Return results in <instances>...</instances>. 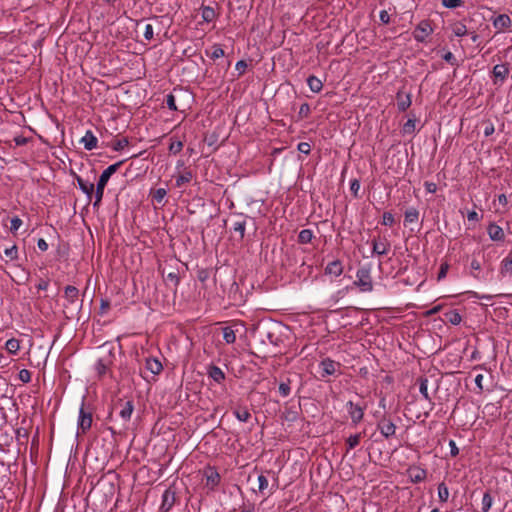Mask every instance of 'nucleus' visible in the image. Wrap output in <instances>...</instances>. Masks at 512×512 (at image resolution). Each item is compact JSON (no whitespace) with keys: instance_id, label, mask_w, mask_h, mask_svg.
I'll list each match as a JSON object with an SVG mask.
<instances>
[{"instance_id":"47","label":"nucleus","mask_w":512,"mask_h":512,"mask_svg":"<svg viewBox=\"0 0 512 512\" xmlns=\"http://www.w3.org/2000/svg\"><path fill=\"white\" fill-rule=\"evenodd\" d=\"M394 216L390 212H384L382 224L385 226H392L394 224Z\"/></svg>"},{"instance_id":"24","label":"nucleus","mask_w":512,"mask_h":512,"mask_svg":"<svg viewBox=\"0 0 512 512\" xmlns=\"http://www.w3.org/2000/svg\"><path fill=\"white\" fill-rule=\"evenodd\" d=\"M133 410H134V406H133L132 402L131 401L125 402V404L123 405V407L120 411L121 418L124 421H129L131 418V415L133 413Z\"/></svg>"},{"instance_id":"51","label":"nucleus","mask_w":512,"mask_h":512,"mask_svg":"<svg viewBox=\"0 0 512 512\" xmlns=\"http://www.w3.org/2000/svg\"><path fill=\"white\" fill-rule=\"evenodd\" d=\"M19 379L23 382V383H28L30 382L31 380V373L29 370L27 369H22L20 370L19 372Z\"/></svg>"},{"instance_id":"14","label":"nucleus","mask_w":512,"mask_h":512,"mask_svg":"<svg viewBox=\"0 0 512 512\" xmlns=\"http://www.w3.org/2000/svg\"><path fill=\"white\" fill-rule=\"evenodd\" d=\"M343 272V265L340 260H333L329 262L325 268V274L338 277Z\"/></svg>"},{"instance_id":"20","label":"nucleus","mask_w":512,"mask_h":512,"mask_svg":"<svg viewBox=\"0 0 512 512\" xmlns=\"http://www.w3.org/2000/svg\"><path fill=\"white\" fill-rule=\"evenodd\" d=\"M307 84H308L310 90L314 93L320 92L323 88L322 81L313 75H311L307 78Z\"/></svg>"},{"instance_id":"11","label":"nucleus","mask_w":512,"mask_h":512,"mask_svg":"<svg viewBox=\"0 0 512 512\" xmlns=\"http://www.w3.org/2000/svg\"><path fill=\"white\" fill-rule=\"evenodd\" d=\"M397 100V108L399 111L407 110L411 105V94L404 93L403 91H398L396 95Z\"/></svg>"},{"instance_id":"56","label":"nucleus","mask_w":512,"mask_h":512,"mask_svg":"<svg viewBox=\"0 0 512 512\" xmlns=\"http://www.w3.org/2000/svg\"><path fill=\"white\" fill-rule=\"evenodd\" d=\"M165 280L173 283L175 286H177L179 283V277L175 272L168 273L165 277Z\"/></svg>"},{"instance_id":"5","label":"nucleus","mask_w":512,"mask_h":512,"mask_svg":"<svg viewBox=\"0 0 512 512\" xmlns=\"http://www.w3.org/2000/svg\"><path fill=\"white\" fill-rule=\"evenodd\" d=\"M432 31L433 29L428 21H421L413 32L414 39L418 42H424Z\"/></svg>"},{"instance_id":"32","label":"nucleus","mask_w":512,"mask_h":512,"mask_svg":"<svg viewBox=\"0 0 512 512\" xmlns=\"http://www.w3.org/2000/svg\"><path fill=\"white\" fill-rule=\"evenodd\" d=\"M223 339L227 344H233L236 341V334L231 327L223 328Z\"/></svg>"},{"instance_id":"63","label":"nucleus","mask_w":512,"mask_h":512,"mask_svg":"<svg viewBox=\"0 0 512 512\" xmlns=\"http://www.w3.org/2000/svg\"><path fill=\"white\" fill-rule=\"evenodd\" d=\"M447 270H448V265L447 264H442L441 267H440V270L438 272V280H441V279H443L446 276Z\"/></svg>"},{"instance_id":"42","label":"nucleus","mask_w":512,"mask_h":512,"mask_svg":"<svg viewBox=\"0 0 512 512\" xmlns=\"http://www.w3.org/2000/svg\"><path fill=\"white\" fill-rule=\"evenodd\" d=\"M492 502H493V499H492L491 495L488 492H486L482 498L483 512H487L491 508Z\"/></svg>"},{"instance_id":"37","label":"nucleus","mask_w":512,"mask_h":512,"mask_svg":"<svg viewBox=\"0 0 512 512\" xmlns=\"http://www.w3.org/2000/svg\"><path fill=\"white\" fill-rule=\"evenodd\" d=\"M452 31H453L454 35L457 37H462V36L466 35L468 32L466 26L461 22L455 23L452 26Z\"/></svg>"},{"instance_id":"30","label":"nucleus","mask_w":512,"mask_h":512,"mask_svg":"<svg viewBox=\"0 0 512 512\" xmlns=\"http://www.w3.org/2000/svg\"><path fill=\"white\" fill-rule=\"evenodd\" d=\"M419 218V212L416 208L411 207L405 211V223H414Z\"/></svg>"},{"instance_id":"59","label":"nucleus","mask_w":512,"mask_h":512,"mask_svg":"<svg viewBox=\"0 0 512 512\" xmlns=\"http://www.w3.org/2000/svg\"><path fill=\"white\" fill-rule=\"evenodd\" d=\"M450 454L453 457H456L459 454V449L454 440L449 441Z\"/></svg>"},{"instance_id":"54","label":"nucleus","mask_w":512,"mask_h":512,"mask_svg":"<svg viewBox=\"0 0 512 512\" xmlns=\"http://www.w3.org/2000/svg\"><path fill=\"white\" fill-rule=\"evenodd\" d=\"M166 104H167V107H168L170 110H173V111H176V110H177L175 97H174L172 94H169V95L167 96Z\"/></svg>"},{"instance_id":"27","label":"nucleus","mask_w":512,"mask_h":512,"mask_svg":"<svg viewBox=\"0 0 512 512\" xmlns=\"http://www.w3.org/2000/svg\"><path fill=\"white\" fill-rule=\"evenodd\" d=\"M193 178V174L190 170H185L176 178V186L182 187L184 184L189 183Z\"/></svg>"},{"instance_id":"53","label":"nucleus","mask_w":512,"mask_h":512,"mask_svg":"<svg viewBox=\"0 0 512 512\" xmlns=\"http://www.w3.org/2000/svg\"><path fill=\"white\" fill-rule=\"evenodd\" d=\"M485 124L486 126L484 128V135L486 137H489L495 132V127L494 124L490 121H486Z\"/></svg>"},{"instance_id":"10","label":"nucleus","mask_w":512,"mask_h":512,"mask_svg":"<svg viewBox=\"0 0 512 512\" xmlns=\"http://www.w3.org/2000/svg\"><path fill=\"white\" fill-rule=\"evenodd\" d=\"M145 368L153 375H158L163 370V365L158 358L147 357L145 359Z\"/></svg>"},{"instance_id":"49","label":"nucleus","mask_w":512,"mask_h":512,"mask_svg":"<svg viewBox=\"0 0 512 512\" xmlns=\"http://www.w3.org/2000/svg\"><path fill=\"white\" fill-rule=\"evenodd\" d=\"M183 148V143L181 141L172 142L169 146V151L173 154L179 153Z\"/></svg>"},{"instance_id":"60","label":"nucleus","mask_w":512,"mask_h":512,"mask_svg":"<svg viewBox=\"0 0 512 512\" xmlns=\"http://www.w3.org/2000/svg\"><path fill=\"white\" fill-rule=\"evenodd\" d=\"M425 189L428 193H435L437 191V185L434 182H425Z\"/></svg>"},{"instance_id":"15","label":"nucleus","mask_w":512,"mask_h":512,"mask_svg":"<svg viewBox=\"0 0 512 512\" xmlns=\"http://www.w3.org/2000/svg\"><path fill=\"white\" fill-rule=\"evenodd\" d=\"M408 474L413 483H420L426 478L427 472L420 467H411Z\"/></svg>"},{"instance_id":"16","label":"nucleus","mask_w":512,"mask_h":512,"mask_svg":"<svg viewBox=\"0 0 512 512\" xmlns=\"http://www.w3.org/2000/svg\"><path fill=\"white\" fill-rule=\"evenodd\" d=\"M81 143L86 150H93L97 147L98 139L91 131H87L82 137Z\"/></svg>"},{"instance_id":"3","label":"nucleus","mask_w":512,"mask_h":512,"mask_svg":"<svg viewBox=\"0 0 512 512\" xmlns=\"http://www.w3.org/2000/svg\"><path fill=\"white\" fill-rule=\"evenodd\" d=\"M396 429L397 427L390 417L383 416L377 422V430L386 439H389L390 437L394 436L396 433Z\"/></svg>"},{"instance_id":"62","label":"nucleus","mask_w":512,"mask_h":512,"mask_svg":"<svg viewBox=\"0 0 512 512\" xmlns=\"http://www.w3.org/2000/svg\"><path fill=\"white\" fill-rule=\"evenodd\" d=\"M380 21L384 24H388L390 21V16L386 10H382L379 15Z\"/></svg>"},{"instance_id":"52","label":"nucleus","mask_w":512,"mask_h":512,"mask_svg":"<svg viewBox=\"0 0 512 512\" xmlns=\"http://www.w3.org/2000/svg\"><path fill=\"white\" fill-rule=\"evenodd\" d=\"M297 149L299 152L303 154H309L311 151V146L307 142H300L297 146Z\"/></svg>"},{"instance_id":"12","label":"nucleus","mask_w":512,"mask_h":512,"mask_svg":"<svg viewBox=\"0 0 512 512\" xmlns=\"http://www.w3.org/2000/svg\"><path fill=\"white\" fill-rule=\"evenodd\" d=\"M487 233L490 239L493 241H503L505 238L503 229L495 223L489 224L487 228Z\"/></svg>"},{"instance_id":"23","label":"nucleus","mask_w":512,"mask_h":512,"mask_svg":"<svg viewBox=\"0 0 512 512\" xmlns=\"http://www.w3.org/2000/svg\"><path fill=\"white\" fill-rule=\"evenodd\" d=\"M509 69L505 64L495 65L493 68V75L500 78L502 81L507 77Z\"/></svg>"},{"instance_id":"39","label":"nucleus","mask_w":512,"mask_h":512,"mask_svg":"<svg viewBox=\"0 0 512 512\" xmlns=\"http://www.w3.org/2000/svg\"><path fill=\"white\" fill-rule=\"evenodd\" d=\"M167 194L166 189L158 188L152 192V200L161 203Z\"/></svg>"},{"instance_id":"34","label":"nucleus","mask_w":512,"mask_h":512,"mask_svg":"<svg viewBox=\"0 0 512 512\" xmlns=\"http://www.w3.org/2000/svg\"><path fill=\"white\" fill-rule=\"evenodd\" d=\"M291 383L292 380L288 378L285 382H281L279 385V393L282 397H287L290 395L291 392Z\"/></svg>"},{"instance_id":"29","label":"nucleus","mask_w":512,"mask_h":512,"mask_svg":"<svg viewBox=\"0 0 512 512\" xmlns=\"http://www.w3.org/2000/svg\"><path fill=\"white\" fill-rule=\"evenodd\" d=\"M313 238V232L310 229H303L298 235V242L300 244H308Z\"/></svg>"},{"instance_id":"57","label":"nucleus","mask_w":512,"mask_h":512,"mask_svg":"<svg viewBox=\"0 0 512 512\" xmlns=\"http://www.w3.org/2000/svg\"><path fill=\"white\" fill-rule=\"evenodd\" d=\"M144 38L148 41H150L153 38V27L151 24L145 25Z\"/></svg>"},{"instance_id":"58","label":"nucleus","mask_w":512,"mask_h":512,"mask_svg":"<svg viewBox=\"0 0 512 512\" xmlns=\"http://www.w3.org/2000/svg\"><path fill=\"white\" fill-rule=\"evenodd\" d=\"M360 189V182L357 179H354L350 183V190L354 194V196H357V193Z\"/></svg>"},{"instance_id":"50","label":"nucleus","mask_w":512,"mask_h":512,"mask_svg":"<svg viewBox=\"0 0 512 512\" xmlns=\"http://www.w3.org/2000/svg\"><path fill=\"white\" fill-rule=\"evenodd\" d=\"M442 4L447 8H457L462 5V0H442Z\"/></svg>"},{"instance_id":"2","label":"nucleus","mask_w":512,"mask_h":512,"mask_svg":"<svg viewBox=\"0 0 512 512\" xmlns=\"http://www.w3.org/2000/svg\"><path fill=\"white\" fill-rule=\"evenodd\" d=\"M92 409L87 407L84 402L82 403L79 409V417H78V431L82 434H85L92 426Z\"/></svg>"},{"instance_id":"40","label":"nucleus","mask_w":512,"mask_h":512,"mask_svg":"<svg viewBox=\"0 0 512 512\" xmlns=\"http://www.w3.org/2000/svg\"><path fill=\"white\" fill-rule=\"evenodd\" d=\"M212 49L213 50H212V52L210 54L206 51V54L209 55L211 59L215 60V59H218V58L224 56V50L221 48L220 45L215 44L212 47Z\"/></svg>"},{"instance_id":"28","label":"nucleus","mask_w":512,"mask_h":512,"mask_svg":"<svg viewBox=\"0 0 512 512\" xmlns=\"http://www.w3.org/2000/svg\"><path fill=\"white\" fill-rule=\"evenodd\" d=\"M201 15L205 22H211L215 19L216 13L215 10L210 6H204L201 9Z\"/></svg>"},{"instance_id":"38","label":"nucleus","mask_w":512,"mask_h":512,"mask_svg":"<svg viewBox=\"0 0 512 512\" xmlns=\"http://www.w3.org/2000/svg\"><path fill=\"white\" fill-rule=\"evenodd\" d=\"M361 438H362L361 433L351 435L346 441V444L348 446L347 451L355 448L360 443Z\"/></svg>"},{"instance_id":"61","label":"nucleus","mask_w":512,"mask_h":512,"mask_svg":"<svg viewBox=\"0 0 512 512\" xmlns=\"http://www.w3.org/2000/svg\"><path fill=\"white\" fill-rule=\"evenodd\" d=\"M247 68V63L244 60H240L236 63V70L239 71L240 74H243Z\"/></svg>"},{"instance_id":"8","label":"nucleus","mask_w":512,"mask_h":512,"mask_svg":"<svg viewBox=\"0 0 512 512\" xmlns=\"http://www.w3.org/2000/svg\"><path fill=\"white\" fill-rule=\"evenodd\" d=\"M348 406V413L351 417V420L354 424H358L364 416V412L362 407H360L357 404H354L352 401H349L347 403Z\"/></svg>"},{"instance_id":"7","label":"nucleus","mask_w":512,"mask_h":512,"mask_svg":"<svg viewBox=\"0 0 512 512\" xmlns=\"http://www.w3.org/2000/svg\"><path fill=\"white\" fill-rule=\"evenodd\" d=\"M246 230V217L238 215L233 221L232 231L238 235L239 240H243Z\"/></svg>"},{"instance_id":"41","label":"nucleus","mask_w":512,"mask_h":512,"mask_svg":"<svg viewBox=\"0 0 512 512\" xmlns=\"http://www.w3.org/2000/svg\"><path fill=\"white\" fill-rule=\"evenodd\" d=\"M220 481V476L216 471H211L209 475H207V485L211 487H215L218 485Z\"/></svg>"},{"instance_id":"22","label":"nucleus","mask_w":512,"mask_h":512,"mask_svg":"<svg viewBox=\"0 0 512 512\" xmlns=\"http://www.w3.org/2000/svg\"><path fill=\"white\" fill-rule=\"evenodd\" d=\"M445 320L452 325H458L462 321V317L457 310H450L444 314Z\"/></svg>"},{"instance_id":"44","label":"nucleus","mask_w":512,"mask_h":512,"mask_svg":"<svg viewBox=\"0 0 512 512\" xmlns=\"http://www.w3.org/2000/svg\"><path fill=\"white\" fill-rule=\"evenodd\" d=\"M109 362H107L105 359H99L96 364V370L99 375H104L106 371L108 370Z\"/></svg>"},{"instance_id":"26","label":"nucleus","mask_w":512,"mask_h":512,"mask_svg":"<svg viewBox=\"0 0 512 512\" xmlns=\"http://www.w3.org/2000/svg\"><path fill=\"white\" fill-rule=\"evenodd\" d=\"M233 413L235 417L241 422H247L251 418L250 412L245 407H238L237 409L234 410Z\"/></svg>"},{"instance_id":"55","label":"nucleus","mask_w":512,"mask_h":512,"mask_svg":"<svg viewBox=\"0 0 512 512\" xmlns=\"http://www.w3.org/2000/svg\"><path fill=\"white\" fill-rule=\"evenodd\" d=\"M21 225H22V220L18 217H14L11 220V226H10L11 232H16L20 228Z\"/></svg>"},{"instance_id":"19","label":"nucleus","mask_w":512,"mask_h":512,"mask_svg":"<svg viewBox=\"0 0 512 512\" xmlns=\"http://www.w3.org/2000/svg\"><path fill=\"white\" fill-rule=\"evenodd\" d=\"M65 299L69 304H74L78 300L79 290L72 285H68L64 290Z\"/></svg>"},{"instance_id":"36","label":"nucleus","mask_w":512,"mask_h":512,"mask_svg":"<svg viewBox=\"0 0 512 512\" xmlns=\"http://www.w3.org/2000/svg\"><path fill=\"white\" fill-rule=\"evenodd\" d=\"M416 120L408 119L402 127V133L412 135L415 132Z\"/></svg>"},{"instance_id":"31","label":"nucleus","mask_w":512,"mask_h":512,"mask_svg":"<svg viewBox=\"0 0 512 512\" xmlns=\"http://www.w3.org/2000/svg\"><path fill=\"white\" fill-rule=\"evenodd\" d=\"M5 348L7 349V351L9 353L16 354L20 349V342L18 339L11 338V339L7 340V342L5 344Z\"/></svg>"},{"instance_id":"18","label":"nucleus","mask_w":512,"mask_h":512,"mask_svg":"<svg viewBox=\"0 0 512 512\" xmlns=\"http://www.w3.org/2000/svg\"><path fill=\"white\" fill-rule=\"evenodd\" d=\"M500 273L512 277V251L501 261Z\"/></svg>"},{"instance_id":"45","label":"nucleus","mask_w":512,"mask_h":512,"mask_svg":"<svg viewBox=\"0 0 512 512\" xmlns=\"http://www.w3.org/2000/svg\"><path fill=\"white\" fill-rule=\"evenodd\" d=\"M129 144V141L127 138H122V139H119L117 141L114 142L113 144V149L115 151H121L123 150L126 146H128Z\"/></svg>"},{"instance_id":"6","label":"nucleus","mask_w":512,"mask_h":512,"mask_svg":"<svg viewBox=\"0 0 512 512\" xmlns=\"http://www.w3.org/2000/svg\"><path fill=\"white\" fill-rule=\"evenodd\" d=\"M339 367L340 364L338 362H335L329 358L322 360L320 363L322 377L334 375Z\"/></svg>"},{"instance_id":"43","label":"nucleus","mask_w":512,"mask_h":512,"mask_svg":"<svg viewBox=\"0 0 512 512\" xmlns=\"http://www.w3.org/2000/svg\"><path fill=\"white\" fill-rule=\"evenodd\" d=\"M4 254L10 260L17 259L18 258V248H17V246L16 245H12L11 247L6 248L4 250Z\"/></svg>"},{"instance_id":"46","label":"nucleus","mask_w":512,"mask_h":512,"mask_svg":"<svg viewBox=\"0 0 512 512\" xmlns=\"http://www.w3.org/2000/svg\"><path fill=\"white\" fill-rule=\"evenodd\" d=\"M104 188H105L104 185H100L99 183H97L96 192H95L96 201L94 203V206L98 205L101 202V200L103 198V194H104Z\"/></svg>"},{"instance_id":"25","label":"nucleus","mask_w":512,"mask_h":512,"mask_svg":"<svg viewBox=\"0 0 512 512\" xmlns=\"http://www.w3.org/2000/svg\"><path fill=\"white\" fill-rule=\"evenodd\" d=\"M77 182H78V185L80 187V189L88 196V197H91V195L93 194L94 192V184L91 183V182H87L85 180H83L82 178H78L77 179Z\"/></svg>"},{"instance_id":"33","label":"nucleus","mask_w":512,"mask_h":512,"mask_svg":"<svg viewBox=\"0 0 512 512\" xmlns=\"http://www.w3.org/2000/svg\"><path fill=\"white\" fill-rule=\"evenodd\" d=\"M438 497L441 502H446L449 498V489L444 482L438 485Z\"/></svg>"},{"instance_id":"21","label":"nucleus","mask_w":512,"mask_h":512,"mask_svg":"<svg viewBox=\"0 0 512 512\" xmlns=\"http://www.w3.org/2000/svg\"><path fill=\"white\" fill-rule=\"evenodd\" d=\"M209 376L217 383H221L225 379L222 369L214 365L209 368Z\"/></svg>"},{"instance_id":"64","label":"nucleus","mask_w":512,"mask_h":512,"mask_svg":"<svg viewBox=\"0 0 512 512\" xmlns=\"http://www.w3.org/2000/svg\"><path fill=\"white\" fill-rule=\"evenodd\" d=\"M442 307H443L442 305H436V306H434L433 308H431L430 310H428V311L426 312V316H432V315L437 314L438 312H440V311H441Z\"/></svg>"},{"instance_id":"13","label":"nucleus","mask_w":512,"mask_h":512,"mask_svg":"<svg viewBox=\"0 0 512 512\" xmlns=\"http://www.w3.org/2000/svg\"><path fill=\"white\" fill-rule=\"evenodd\" d=\"M389 248H390V243L384 239V240H376L374 239L372 241V250H373V253L377 254V255H385L388 253L389 251Z\"/></svg>"},{"instance_id":"35","label":"nucleus","mask_w":512,"mask_h":512,"mask_svg":"<svg viewBox=\"0 0 512 512\" xmlns=\"http://www.w3.org/2000/svg\"><path fill=\"white\" fill-rule=\"evenodd\" d=\"M419 391H420V393L422 394V396L426 400H428V401L431 400V398H430V396L428 394V380H427V378H420L419 379Z\"/></svg>"},{"instance_id":"9","label":"nucleus","mask_w":512,"mask_h":512,"mask_svg":"<svg viewBox=\"0 0 512 512\" xmlns=\"http://www.w3.org/2000/svg\"><path fill=\"white\" fill-rule=\"evenodd\" d=\"M124 163V161H119L115 164H112L108 166L100 175L98 183L100 185L106 186L107 182L109 181L110 177L120 168V166Z\"/></svg>"},{"instance_id":"48","label":"nucleus","mask_w":512,"mask_h":512,"mask_svg":"<svg viewBox=\"0 0 512 512\" xmlns=\"http://www.w3.org/2000/svg\"><path fill=\"white\" fill-rule=\"evenodd\" d=\"M258 483H259L258 489L261 493H263L264 490L268 488V479L264 475L261 474L258 476Z\"/></svg>"},{"instance_id":"4","label":"nucleus","mask_w":512,"mask_h":512,"mask_svg":"<svg viewBox=\"0 0 512 512\" xmlns=\"http://www.w3.org/2000/svg\"><path fill=\"white\" fill-rule=\"evenodd\" d=\"M176 502V492L172 488H168L162 495V503L160 512H169Z\"/></svg>"},{"instance_id":"17","label":"nucleus","mask_w":512,"mask_h":512,"mask_svg":"<svg viewBox=\"0 0 512 512\" xmlns=\"http://www.w3.org/2000/svg\"><path fill=\"white\" fill-rule=\"evenodd\" d=\"M493 26L501 31L511 26V19L507 14H500L493 20Z\"/></svg>"},{"instance_id":"1","label":"nucleus","mask_w":512,"mask_h":512,"mask_svg":"<svg viewBox=\"0 0 512 512\" xmlns=\"http://www.w3.org/2000/svg\"><path fill=\"white\" fill-rule=\"evenodd\" d=\"M356 280L354 285L357 286L361 292H371L373 290V281L371 277V269L368 266H363L357 270Z\"/></svg>"}]
</instances>
